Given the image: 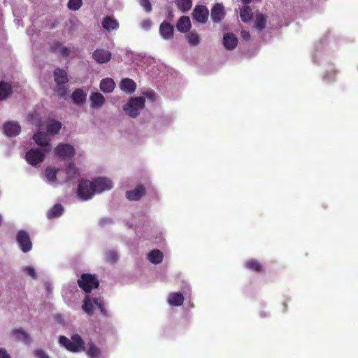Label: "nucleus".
Listing matches in <instances>:
<instances>
[{
  "instance_id": "f257e3e1",
  "label": "nucleus",
  "mask_w": 358,
  "mask_h": 358,
  "mask_svg": "<svg viewBox=\"0 0 358 358\" xmlns=\"http://www.w3.org/2000/svg\"><path fill=\"white\" fill-rule=\"evenodd\" d=\"M145 107V98L143 96L131 98L123 106V110L132 118L139 115V110Z\"/></svg>"
},
{
  "instance_id": "f03ea898",
  "label": "nucleus",
  "mask_w": 358,
  "mask_h": 358,
  "mask_svg": "<svg viewBox=\"0 0 358 358\" xmlns=\"http://www.w3.org/2000/svg\"><path fill=\"white\" fill-rule=\"evenodd\" d=\"M59 343L64 346L69 351L76 352L81 348L84 349V342L81 336L78 334H75L71 336V339H69L64 336H60L59 338Z\"/></svg>"
},
{
  "instance_id": "7ed1b4c3",
  "label": "nucleus",
  "mask_w": 358,
  "mask_h": 358,
  "mask_svg": "<svg viewBox=\"0 0 358 358\" xmlns=\"http://www.w3.org/2000/svg\"><path fill=\"white\" fill-rule=\"evenodd\" d=\"M80 288L85 293H90L92 289L98 288L99 282L94 274L83 273L77 281Z\"/></svg>"
},
{
  "instance_id": "20e7f679",
  "label": "nucleus",
  "mask_w": 358,
  "mask_h": 358,
  "mask_svg": "<svg viewBox=\"0 0 358 358\" xmlns=\"http://www.w3.org/2000/svg\"><path fill=\"white\" fill-rule=\"evenodd\" d=\"M45 152L44 149L31 148L26 152L25 159L32 166H38L44 161Z\"/></svg>"
},
{
  "instance_id": "39448f33",
  "label": "nucleus",
  "mask_w": 358,
  "mask_h": 358,
  "mask_svg": "<svg viewBox=\"0 0 358 358\" xmlns=\"http://www.w3.org/2000/svg\"><path fill=\"white\" fill-rule=\"evenodd\" d=\"M94 189L92 181L88 180H80L78 183V196L83 200L91 199L94 194Z\"/></svg>"
},
{
  "instance_id": "423d86ee",
  "label": "nucleus",
  "mask_w": 358,
  "mask_h": 358,
  "mask_svg": "<svg viewBox=\"0 0 358 358\" xmlns=\"http://www.w3.org/2000/svg\"><path fill=\"white\" fill-rule=\"evenodd\" d=\"M16 240L23 252L26 253L31 250L32 243L29 235L27 231L20 230L17 234Z\"/></svg>"
},
{
  "instance_id": "0eeeda50",
  "label": "nucleus",
  "mask_w": 358,
  "mask_h": 358,
  "mask_svg": "<svg viewBox=\"0 0 358 358\" xmlns=\"http://www.w3.org/2000/svg\"><path fill=\"white\" fill-rule=\"evenodd\" d=\"M94 192L101 193L109 190L113 187V182L110 180L105 177H99L92 180Z\"/></svg>"
},
{
  "instance_id": "6e6552de",
  "label": "nucleus",
  "mask_w": 358,
  "mask_h": 358,
  "mask_svg": "<svg viewBox=\"0 0 358 358\" xmlns=\"http://www.w3.org/2000/svg\"><path fill=\"white\" fill-rule=\"evenodd\" d=\"M56 155L62 159H71L75 155V150L69 144L60 143L55 149Z\"/></svg>"
},
{
  "instance_id": "1a4fd4ad",
  "label": "nucleus",
  "mask_w": 358,
  "mask_h": 358,
  "mask_svg": "<svg viewBox=\"0 0 358 358\" xmlns=\"http://www.w3.org/2000/svg\"><path fill=\"white\" fill-rule=\"evenodd\" d=\"M209 11L205 6H196L192 13V17L200 23H206L208 20Z\"/></svg>"
},
{
  "instance_id": "9d476101",
  "label": "nucleus",
  "mask_w": 358,
  "mask_h": 358,
  "mask_svg": "<svg viewBox=\"0 0 358 358\" xmlns=\"http://www.w3.org/2000/svg\"><path fill=\"white\" fill-rule=\"evenodd\" d=\"M111 52L103 48L96 49L92 53V58L98 64L108 63L111 59Z\"/></svg>"
},
{
  "instance_id": "9b49d317",
  "label": "nucleus",
  "mask_w": 358,
  "mask_h": 358,
  "mask_svg": "<svg viewBox=\"0 0 358 358\" xmlns=\"http://www.w3.org/2000/svg\"><path fill=\"white\" fill-rule=\"evenodd\" d=\"M225 15L222 3H216L211 8L210 17L215 23L221 22Z\"/></svg>"
},
{
  "instance_id": "f8f14e48",
  "label": "nucleus",
  "mask_w": 358,
  "mask_h": 358,
  "mask_svg": "<svg viewBox=\"0 0 358 358\" xmlns=\"http://www.w3.org/2000/svg\"><path fill=\"white\" fill-rule=\"evenodd\" d=\"M21 131V127L17 122L8 121L3 124L4 134L10 137L17 136Z\"/></svg>"
},
{
  "instance_id": "ddd939ff",
  "label": "nucleus",
  "mask_w": 358,
  "mask_h": 358,
  "mask_svg": "<svg viewBox=\"0 0 358 358\" xmlns=\"http://www.w3.org/2000/svg\"><path fill=\"white\" fill-rule=\"evenodd\" d=\"M159 34L164 39L171 40L173 37L174 28L166 21H164L159 26Z\"/></svg>"
},
{
  "instance_id": "4468645a",
  "label": "nucleus",
  "mask_w": 358,
  "mask_h": 358,
  "mask_svg": "<svg viewBox=\"0 0 358 358\" xmlns=\"http://www.w3.org/2000/svg\"><path fill=\"white\" fill-rule=\"evenodd\" d=\"M145 194L143 185H138L134 189L127 191L126 196L129 201H138Z\"/></svg>"
},
{
  "instance_id": "2eb2a0df",
  "label": "nucleus",
  "mask_w": 358,
  "mask_h": 358,
  "mask_svg": "<svg viewBox=\"0 0 358 358\" xmlns=\"http://www.w3.org/2000/svg\"><path fill=\"white\" fill-rule=\"evenodd\" d=\"M223 44L226 49L233 50L238 44L237 37L232 33H227L223 37Z\"/></svg>"
},
{
  "instance_id": "dca6fc26",
  "label": "nucleus",
  "mask_w": 358,
  "mask_h": 358,
  "mask_svg": "<svg viewBox=\"0 0 358 358\" xmlns=\"http://www.w3.org/2000/svg\"><path fill=\"white\" fill-rule=\"evenodd\" d=\"M12 336L18 341H22L28 345L31 343L29 335L22 329H15L12 331Z\"/></svg>"
},
{
  "instance_id": "f3484780",
  "label": "nucleus",
  "mask_w": 358,
  "mask_h": 358,
  "mask_svg": "<svg viewBox=\"0 0 358 358\" xmlns=\"http://www.w3.org/2000/svg\"><path fill=\"white\" fill-rule=\"evenodd\" d=\"M90 99L93 108H101L106 101L104 96L99 92H92L90 96Z\"/></svg>"
},
{
  "instance_id": "a211bd4d",
  "label": "nucleus",
  "mask_w": 358,
  "mask_h": 358,
  "mask_svg": "<svg viewBox=\"0 0 358 358\" xmlns=\"http://www.w3.org/2000/svg\"><path fill=\"white\" fill-rule=\"evenodd\" d=\"M120 87L121 90L129 94L134 92L136 89V83L132 79L128 78L122 80Z\"/></svg>"
},
{
  "instance_id": "6ab92c4d",
  "label": "nucleus",
  "mask_w": 358,
  "mask_h": 358,
  "mask_svg": "<svg viewBox=\"0 0 358 358\" xmlns=\"http://www.w3.org/2000/svg\"><path fill=\"white\" fill-rule=\"evenodd\" d=\"M245 267L248 270L252 271L258 273H261L264 271L263 264L257 259H250L245 262Z\"/></svg>"
},
{
  "instance_id": "aec40b11",
  "label": "nucleus",
  "mask_w": 358,
  "mask_h": 358,
  "mask_svg": "<svg viewBox=\"0 0 358 358\" xmlns=\"http://www.w3.org/2000/svg\"><path fill=\"white\" fill-rule=\"evenodd\" d=\"M35 143L41 147H46L50 145V139L47 134L43 132L38 131L33 136Z\"/></svg>"
},
{
  "instance_id": "412c9836",
  "label": "nucleus",
  "mask_w": 358,
  "mask_h": 358,
  "mask_svg": "<svg viewBox=\"0 0 358 358\" xmlns=\"http://www.w3.org/2000/svg\"><path fill=\"white\" fill-rule=\"evenodd\" d=\"M184 302V296L180 292L170 293L168 297V303L172 306H180Z\"/></svg>"
},
{
  "instance_id": "4be33fe9",
  "label": "nucleus",
  "mask_w": 358,
  "mask_h": 358,
  "mask_svg": "<svg viewBox=\"0 0 358 358\" xmlns=\"http://www.w3.org/2000/svg\"><path fill=\"white\" fill-rule=\"evenodd\" d=\"M176 28L180 32H187L191 28L189 17L187 16L180 17L176 24Z\"/></svg>"
},
{
  "instance_id": "5701e85b",
  "label": "nucleus",
  "mask_w": 358,
  "mask_h": 358,
  "mask_svg": "<svg viewBox=\"0 0 358 358\" xmlns=\"http://www.w3.org/2000/svg\"><path fill=\"white\" fill-rule=\"evenodd\" d=\"M54 79L57 85H63L69 81L66 71L59 68L56 69L54 72Z\"/></svg>"
},
{
  "instance_id": "b1692460",
  "label": "nucleus",
  "mask_w": 358,
  "mask_h": 358,
  "mask_svg": "<svg viewBox=\"0 0 358 358\" xmlns=\"http://www.w3.org/2000/svg\"><path fill=\"white\" fill-rule=\"evenodd\" d=\"M13 89L11 85L4 81L0 82V101L5 100L11 96Z\"/></svg>"
},
{
  "instance_id": "393cba45",
  "label": "nucleus",
  "mask_w": 358,
  "mask_h": 358,
  "mask_svg": "<svg viewBox=\"0 0 358 358\" xmlns=\"http://www.w3.org/2000/svg\"><path fill=\"white\" fill-rule=\"evenodd\" d=\"M102 27L108 31H110L117 29L119 27V23L115 19L110 16H107L103 20Z\"/></svg>"
},
{
  "instance_id": "a878e982",
  "label": "nucleus",
  "mask_w": 358,
  "mask_h": 358,
  "mask_svg": "<svg viewBox=\"0 0 358 358\" xmlns=\"http://www.w3.org/2000/svg\"><path fill=\"white\" fill-rule=\"evenodd\" d=\"M115 83L112 78H106L101 80L100 89L104 93H110L113 91Z\"/></svg>"
},
{
  "instance_id": "bb28decb",
  "label": "nucleus",
  "mask_w": 358,
  "mask_h": 358,
  "mask_svg": "<svg viewBox=\"0 0 358 358\" xmlns=\"http://www.w3.org/2000/svg\"><path fill=\"white\" fill-rule=\"evenodd\" d=\"M240 17L241 20L244 22H250L253 17L252 8L248 5L243 6L240 10Z\"/></svg>"
},
{
  "instance_id": "cd10ccee",
  "label": "nucleus",
  "mask_w": 358,
  "mask_h": 358,
  "mask_svg": "<svg viewBox=\"0 0 358 358\" xmlns=\"http://www.w3.org/2000/svg\"><path fill=\"white\" fill-rule=\"evenodd\" d=\"M61 128L62 123L59 121L55 120H50L46 126L47 132L52 135L58 134Z\"/></svg>"
},
{
  "instance_id": "c85d7f7f",
  "label": "nucleus",
  "mask_w": 358,
  "mask_h": 358,
  "mask_svg": "<svg viewBox=\"0 0 358 358\" xmlns=\"http://www.w3.org/2000/svg\"><path fill=\"white\" fill-rule=\"evenodd\" d=\"M148 259L151 263L158 264L163 260V254L159 250H152L148 253Z\"/></svg>"
},
{
  "instance_id": "c756f323",
  "label": "nucleus",
  "mask_w": 358,
  "mask_h": 358,
  "mask_svg": "<svg viewBox=\"0 0 358 358\" xmlns=\"http://www.w3.org/2000/svg\"><path fill=\"white\" fill-rule=\"evenodd\" d=\"M73 101L76 104H81L86 100V94L82 89H76L71 94Z\"/></svg>"
},
{
  "instance_id": "7c9ffc66",
  "label": "nucleus",
  "mask_w": 358,
  "mask_h": 358,
  "mask_svg": "<svg viewBox=\"0 0 358 358\" xmlns=\"http://www.w3.org/2000/svg\"><path fill=\"white\" fill-rule=\"evenodd\" d=\"M94 304L93 299L91 300L89 296H86L83 300L82 308L87 315H92L94 314Z\"/></svg>"
},
{
  "instance_id": "2f4dec72",
  "label": "nucleus",
  "mask_w": 358,
  "mask_h": 358,
  "mask_svg": "<svg viewBox=\"0 0 358 358\" xmlns=\"http://www.w3.org/2000/svg\"><path fill=\"white\" fill-rule=\"evenodd\" d=\"M175 3L177 8L182 13L187 12L192 6V0H176Z\"/></svg>"
},
{
  "instance_id": "473e14b6",
  "label": "nucleus",
  "mask_w": 358,
  "mask_h": 358,
  "mask_svg": "<svg viewBox=\"0 0 358 358\" xmlns=\"http://www.w3.org/2000/svg\"><path fill=\"white\" fill-rule=\"evenodd\" d=\"M64 208L61 204H55L47 213L49 219L59 217L62 215Z\"/></svg>"
},
{
  "instance_id": "72a5a7b5",
  "label": "nucleus",
  "mask_w": 358,
  "mask_h": 358,
  "mask_svg": "<svg viewBox=\"0 0 358 358\" xmlns=\"http://www.w3.org/2000/svg\"><path fill=\"white\" fill-rule=\"evenodd\" d=\"M266 17L263 14H257L255 21V25L257 29L262 30L266 27Z\"/></svg>"
},
{
  "instance_id": "f704fd0d",
  "label": "nucleus",
  "mask_w": 358,
  "mask_h": 358,
  "mask_svg": "<svg viewBox=\"0 0 358 358\" xmlns=\"http://www.w3.org/2000/svg\"><path fill=\"white\" fill-rule=\"evenodd\" d=\"M87 354L91 358H100L101 350L94 343H91L89 344V348L87 351Z\"/></svg>"
},
{
  "instance_id": "c9c22d12",
  "label": "nucleus",
  "mask_w": 358,
  "mask_h": 358,
  "mask_svg": "<svg viewBox=\"0 0 358 358\" xmlns=\"http://www.w3.org/2000/svg\"><path fill=\"white\" fill-rule=\"evenodd\" d=\"M66 173L69 179H73L79 176V171L74 164L71 163L66 169Z\"/></svg>"
},
{
  "instance_id": "e433bc0d",
  "label": "nucleus",
  "mask_w": 358,
  "mask_h": 358,
  "mask_svg": "<svg viewBox=\"0 0 358 358\" xmlns=\"http://www.w3.org/2000/svg\"><path fill=\"white\" fill-rule=\"evenodd\" d=\"M58 169L48 166L45 170V177L50 182H55L57 180V174Z\"/></svg>"
},
{
  "instance_id": "4c0bfd02",
  "label": "nucleus",
  "mask_w": 358,
  "mask_h": 358,
  "mask_svg": "<svg viewBox=\"0 0 358 358\" xmlns=\"http://www.w3.org/2000/svg\"><path fill=\"white\" fill-rule=\"evenodd\" d=\"M93 302L99 309L100 312L103 315H107V310L105 308L104 302L101 299L94 298Z\"/></svg>"
},
{
  "instance_id": "58836bf2",
  "label": "nucleus",
  "mask_w": 358,
  "mask_h": 358,
  "mask_svg": "<svg viewBox=\"0 0 358 358\" xmlns=\"http://www.w3.org/2000/svg\"><path fill=\"white\" fill-rule=\"evenodd\" d=\"M188 43L192 45H197L199 43V36L195 32H191L187 35Z\"/></svg>"
},
{
  "instance_id": "ea45409f",
  "label": "nucleus",
  "mask_w": 358,
  "mask_h": 358,
  "mask_svg": "<svg viewBox=\"0 0 358 358\" xmlns=\"http://www.w3.org/2000/svg\"><path fill=\"white\" fill-rule=\"evenodd\" d=\"M82 4V0H69L68 7L71 10H77L81 7Z\"/></svg>"
},
{
  "instance_id": "a19ab883",
  "label": "nucleus",
  "mask_w": 358,
  "mask_h": 358,
  "mask_svg": "<svg viewBox=\"0 0 358 358\" xmlns=\"http://www.w3.org/2000/svg\"><path fill=\"white\" fill-rule=\"evenodd\" d=\"M55 92L59 97L66 99L65 96L68 92V88L64 85V84L57 85V87L55 89Z\"/></svg>"
},
{
  "instance_id": "79ce46f5",
  "label": "nucleus",
  "mask_w": 358,
  "mask_h": 358,
  "mask_svg": "<svg viewBox=\"0 0 358 358\" xmlns=\"http://www.w3.org/2000/svg\"><path fill=\"white\" fill-rule=\"evenodd\" d=\"M117 259V255L115 251L110 250L106 252V259L108 262L115 263Z\"/></svg>"
},
{
  "instance_id": "37998d69",
  "label": "nucleus",
  "mask_w": 358,
  "mask_h": 358,
  "mask_svg": "<svg viewBox=\"0 0 358 358\" xmlns=\"http://www.w3.org/2000/svg\"><path fill=\"white\" fill-rule=\"evenodd\" d=\"M139 4L144 8V10L150 13L152 10V5L150 0H138Z\"/></svg>"
},
{
  "instance_id": "c03bdc74",
  "label": "nucleus",
  "mask_w": 358,
  "mask_h": 358,
  "mask_svg": "<svg viewBox=\"0 0 358 358\" xmlns=\"http://www.w3.org/2000/svg\"><path fill=\"white\" fill-rule=\"evenodd\" d=\"M24 271L27 275L31 276L34 279L37 278L36 273L33 267L27 266L26 268H24Z\"/></svg>"
},
{
  "instance_id": "a18cd8bd",
  "label": "nucleus",
  "mask_w": 358,
  "mask_h": 358,
  "mask_svg": "<svg viewBox=\"0 0 358 358\" xmlns=\"http://www.w3.org/2000/svg\"><path fill=\"white\" fill-rule=\"evenodd\" d=\"M62 46V45L60 42L55 41L50 44V50L52 52H57V50H60Z\"/></svg>"
},
{
  "instance_id": "49530a36",
  "label": "nucleus",
  "mask_w": 358,
  "mask_h": 358,
  "mask_svg": "<svg viewBox=\"0 0 358 358\" xmlns=\"http://www.w3.org/2000/svg\"><path fill=\"white\" fill-rule=\"evenodd\" d=\"M36 358H50L47 353L42 349H37L34 351Z\"/></svg>"
},
{
  "instance_id": "de8ad7c7",
  "label": "nucleus",
  "mask_w": 358,
  "mask_h": 358,
  "mask_svg": "<svg viewBox=\"0 0 358 358\" xmlns=\"http://www.w3.org/2000/svg\"><path fill=\"white\" fill-rule=\"evenodd\" d=\"M59 52H60L61 55H62L65 57H69V55L71 54V51L69 50V49L66 46H63V45L61 47Z\"/></svg>"
},
{
  "instance_id": "09e8293b",
  "label": "nucleus",
  "mask_w": 358,
  "mask_h": 358,
  "mask_svg": "<svg viewBox=\"0 0 358 358\" xmlns=\"http://www.w3.org/2000/svg\"><path fill=\"white\" fill-rule=\"evenodd\" d=\"M152 22L149 19L145 20L141 24L142 28L145 30H148L150 28Z\"/></svg>"
},
{
  "instance_id": "8fccbe9b",
  "label": "nucleus",
  "mask_w": 358,
  "mask_h": 358,
  "mask_svg": "<svg viewBox=\"0 0 358 358\" xmlns=\"http://www.w3.org/2000/svg\"><path fill=\"white\" fill-rule=\"evenodd\" d=\"M0 358H10V356L7 353L5 349L0 348Z\"/></svg>"
},
{
  "instance_id": "3c124183",
  "label": "nucleus",
  "mask_w": 358,
  "mask_h": 358,
  "mask_svg": "<svg viewBox=\"0 0 358 358\" xmlns=\"http://www.w3.org/2000/svg\"><path fill=\"white\" fill-rule=\"evenodd\" d=\"M144 95L149 99L152 100V101H155V94L154 92H145L144 93Z\"/></svg>"
},
{
  "instance_id": "603ef678",
  "label": "nucleus",
  "mask_w": 358,
  "mask_h": 358,
  "mask_svg": "<svg viewBox=\"0 0 358 358\" xmlns=\"http://www.w3.org/2000/svg\"><path fill=\"white\" fill-rule=\"evenodd\" d=\"M241 36L244 40H249L250 38V34L248 31H241Z\"/></svg>"
},
{
  "instance_id": "864d4df0",
  "label": "nucleus",
  "mask_w": 358,
  "mask_h": 358,
  "mask_svg": "<svg viewBox=\"0 0 358 358\" xmlns=\"http://www.w3.org/2000/svg\"><path fill=\"white\" fill-rule=\"evenodd\" d=\"M243 3L244 4H248L250 3L252 0H241Z\"/></svg>"
}]
</instances>
